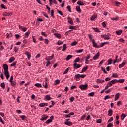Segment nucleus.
<instances>
[{"label":"nucleus","instance_id":"obj_53","mask_svg":"<svg viewBox=\"0 0 127 127\" xmlns=\"http://www.w3.org/2000/svg\"><path fill=\"white\" fill-rule=\"evenodd\" d=\"M122 105H123V103H122V101H118L117 103V105L119 106H122Z\"/></svg>","mask_w":127,"mask_h":127},{"label":"nucleus","instance_id":"obj_31","mask_svg":"<svg viewBox=\"0 0 127 127\" xmlns=\"http://www.w3.org/2000/svg\"><path fill=\"white\" fill-rule=\"evenodd\" d=\"M64 124L65 125H66L67 126H72V122H71L70 121H68V122L65 121L64 122Z\"/></svg>","mask_w":127,"mask_h":127},{"label":"nucleus","instance_id":"obj_16","mask_svg":"<svg viewBox=\"0 0 127 127\" xmlns=\"http://www.w3.org/2000/svg\"><path fill=\"white\" fill-rule=\"evenodd\" d=\"M76 11H77V12H78L79 13H81V12H82V10H81V8L80 7V6H76Z\"/></svg>","mask_w":127,"mask_h":127},{"label":"nucleus","instance_id":"obj_17","mask_svg":"<svg viewBox=\"0 0 127 127\" xmlns=\"http://www.w3.org/2000/svg\"><path fill=\"white\" fill-rule=\"evenodd\" d=\"M45 106H48V103H42L39 105V107H40L41 108H43V107H45Z\"/></svg>","mask_w":127,"mask_h":127},{"label":"nucleus","instance_id":"obj_13","mask_svg":"<svg viewBox=\"0 0 127 127\" xmlns=\"http://www.w3.org/2000/svg\"><path fill=\"white\" fill-rule=\"evenodd\" d=\"M13 14V13L12 12H6L4 13V16H10Z\"/></svg>","mask_w":127,"mask_h":127},{"label":"nucleus","instance_id":"obj_44","mask_svg":"<svg viewBox=\"0 0 127 127\" xmlns=\"http://www.w3.org/2000/svg\"><path fill=\"white\" fill-rule=\"evenodd\" d=\"M108 65H111L112 64V59H109L108 60Z\"/></svg>","mask_w":127,"mask_h":127},{"label":"nucleus","instance_id":"obj_51","mask_svg":"<svg viewBox=\"0 0 127 127\" xmlns=\"http://www.w3.org/2000/svg\"><path fill=\"white\" fill-rule=\"evenodd\" d=\"M64 42L63 41H58L57 43L58 45H61V44H63Z\"/></svg>","mask_w":127,"mask_h":127},{"label":"nucleus","instance_id":"obj_20","mask_svg":"<svg viewBox=\"0 0 127 127\" xmlns=\"http://www.w3.org/2000/svg\"><path fill=\"white\" fill-rule=\"evenodd\" d=\"M15 60V58L14 57H10L9 59V63H11V62H13Z\"/></svg>","mask_w":127,"mask_h":127},{"label":"nucleus","instance_id":"obj_15","mask_svg":"<svg viewBox=\"0 0 127 127\" xmlns=\"http://www.w3.org/2000/svg\"><path fill=\"white\" fill-rule=\"evenodd\" d=\"M68 22L70 23V24H71V25H73L74 24V23L73 22V20L70 17H67Z\"/></svg>","mask_w":127,"mask_h":127},{"label":"nucleus","instance_id":"obj_5","mask_svg":"<svg viewBox=\"0 0 127 127\" xmlns=\"http://www.w3.org/2000/svg\"><path fill=\"white\" fill-rule=\"evenodd\" d=\"M102 38H104V39H105L106 40H109L110 39V36L108 35L104 34L101 35Z\"/></svg>","mask_w":127,"mask_h":127},{"label":"nucleus","instance_id":"obj_14","mask_svg":"<svg viewBox=\"0 0 127 127\" xmlns=\"http://www.w3.org/2000/svg\"><path fill=\"white\" fill-rule=\"evenodd\" d=\"M47 118H48V116L46 115H43L42 116V118H41V121H45L47 120Z\"/></svg>","mask_w":127,"mask_h":127},{"label":"nucleus","instance_id":"obj_2","mask_svg":"<svg viewBox=\"0 0 127 127\" xmlns=\"http://www.w3.org/2000/svg\"><path fill=\"white\" fill-rule=\"evenodd\" d=\"M79 88L81 90H86V89H88V84L81 85L79 86Z\"/></svg>","mask_w":127,"mask_h":127},{"label":"nucleus","instance_id":"obj_32","mask_svg":"<svg viewBox=\"0 0 127 127\" xmlns=\"http://www.w3.org/2000/svg\"><path fill=\"white\" fill-rule=\"evenodd\" d=\"M126 116L125 115V114L122 113L121 115V120L123 121L125 118H126Z\"/></svg>","mask_w":127,"mask_h":127},{"label":"nucleus","instance_id":"obj_18","mask_svg":"<svg viewBox=\"0 0 127 127\" xmlns=\"http://www.w3.org/2000/svg\"><path fill=\"white\" fill-rule=\"evenodd\" d=\"M74 68H76V69H79V68L81 67L80 64H78L77 63H74L73 64Z\"/></svg>","mask_w":127,"mask_h":127},{"label":"nucleus","instance_id":"obj_42","mask_svg":"<svg viewBox=\"0 0 127 127\" xmlns=\"http://www.w3.org/2000/svg\"><path fill=\"white\" fill-rule=\"evenodd\" d=\"M105 61H106V60H102L101 62H100V63L99 64V67H101V66H102V64H103V63H104V62H105Z\"/></svg>","mask_w":127,"mask_h":127},{"label":"nucleus","instance_id":"obj_36","mask_svg":"<svg viewBox=\"0 0 127 127\" xmlns=\"http://www.w3.org/2000/svg\"><path fill=\"white\" fill-rule=\"evenodd\" d=\"M112 90H113V88H109L108 90L105 91V93L106 94H109V93H111V92H112Z\"/></svg>","mask_w":127,"mask_h":127},{"label":"nucleus","instance_id":"obj_55","mask_svg":"<svg viewBox=\"0 0 127 127\" xmlns=\"http://www.w3.org/2000/svg\"><path fill=\"white\" fill-rule=\"evenodd\" d=\"M69 29H73V30H75V29H76V26H69Z\"/></svg>","mask_w":127,"mask_h":127},{"label":"nucleus","instance_id":"obj_39","mask_svg":"<svg viewBox=\"0 0 127 127\" xmlns=\"http://www.w3.org/2000/svg\"><path fill=\"white\" fill-rule=\"evenodd\" d=\"M124 82H125V79H124L117 80V83H124Z\"/></svg>","mask_w":127,"mask_h":127},{"label":"nucleus","instance_id":"obj_54","mask_svg":"<svg viewBox=\"0 0 127 127\" xmlns=\"http://www.w3.org/2000/svg\"><path fill=\"white\" fill-rule=\"evenodd\" d=\"M1 7L2 8H3L4 9H7V7H5V5H4V4H1Z\"/></svg>","mask_w":127,"mask_h":127},{"label":"nucleus","instance_id":"obj_22","mask_svg":"<svg viewBox=\"0 0 127 127\" xmlns=\"http://www.w3.org/2000/svg\"><path fill=\"white\" fill-rule=\"evenodd\" d=\"M54 35L57 38H59V39L61 38V35H60V34H58V33H54Z\"/></svg>","mask_w":127,"mask_h":127},{"label":"nucleus","instance_id":"obj_49","mask_svg":"<svg viewBox=\"0 0 127 127\" xmlns=\"http://www.w3.org/2000/svg\"><path fill=\"white\" fill-rule=\"evenodd\" d=\"M60 83V80L57 79L55 81V85H58Z\"/></svg>","mask_w":127,"mask_h":127},{"label":"nucleus","instance_id":"obj_64","mask_svg":"<svg viewBox=\"0 0 127 127\" xmlns=\"http://www.w3.org/2000/svg\"><path fill=\"white\" fill-rule=\"evenodd\" d=\"M113 127V123H110L109 124H108L107 127Z\"/></svg>","mask_w":127,"mask_h":127},{"label":"nucleus","instance_id":"obj_52","mask_svg":"<svg viewBox=\"0 0 127 127\" xmlns=\"http://www.w3.org/2000/svg\"><path fill=\"white\" fill-rule=\"evenodd\" d=\"M77 43H78V42L77 41H74L71 44V46H74L76 45L77 44Z\"/></svg>","mask_w":127,"mask_h":127},{"label":"nucleus","instance_id":"obj_45","mask_svg":"<svg viewBox=\"0 0 127 127\" xmlns=\"http://www.w3.org/2000/svg\"><path fill=\"white\" fill-rule=\"evenodd\" d=\"M16 63H17V62L15 61L13 63L11 64V66L13 67L16 65Z\"/></svg>","mask_w":127,"mask_h":127},{"label":"nucleus","instance_id":"obj_43","mask_svg":"<svg viewBox=\"0 0 127 127\" xmlns=\"http://www.w3.org/2000/svg\"><path fill=\"white\" fill-rule=\"evenodd\" d=\"M0 86L2 89L5 88V84L4 82L1 83Z\"/></svg>","mask_w":127,"mask_h":127},{"label":"nucleus","instance_id":"obj_21","mask_svg":"<svg viewBox=\"0 0 127 127\" xmlns=\"http://www.w3.org/2000/svg\"><path fill=\"white\" fill-rule=\"evenodd\" d=\"M77 4H78V5H81V6L85 5V3L80 0L77 1Z\"/></svg>","mask_w":127,"mask_h":127},{"label":"nucleus","instance_id":"obj_25","mask_svg":"<svg viewBox=\"0 0 127 127\" xmlns=\"http://www.w3.org/2000/svg\"><path fill=\"white\" fill-rule=\"evenodd\" d=\"M110 83L112 85H114V84H116V83H118V80H117V79H113V80L110 81Z\"/></svg>","mask_w":127,"mask_h":127},{"label":"nucleus","instance_id":"obj_62","mask_svg":"<svg viewBox=\"0 0 127 127\" xmlns=\"http://www.w3.org/2000/svg\"><path fill=\"white\" fill-rule=\"evenodd\" d=\"M67 9H68V11L69 12H72V11L71 10V6H67Z\"/></svg>","mask_w":127,"mask_h":127},{"label":"nucleus","instance_id":"obj_26","mask_svg":"<svg viewBox=\"0 0 127 127\" xmlns=\"http://www.w3.org/2000/svg\"><path fill=\"white\" fill-rule=\"evenodd\" d=\"M72 57H73V56H72L71 55H68L66 58V61L70 60V59H71V58H72Z\"/></svg>","mask_w":127,"mask_h":127},{"label":"nucleus","instance_id":"obj_46","mask_svg":"<svg viewBox=\"0 0 127 127\" xmlns=\"http://www.w3.org/2000/svg\"><path fill=\"white\" fill-rule=\"evenodd\" d=\"M92 29H93L95 32H100V30L97 28H92Z\"/></svg>","mask_w":127,"mask_h":127},{"label":"nucleus","instance_id":"obj_29","mask_svg":"<svg viewBox=\"0 0 127 127\" xmlns=\"http://www.w3.org/2000/svg\"><path fill=\"white\" fill-rule=\"evenodd\" d=\"M113 115V110L112 109H109L108 111V115L109 116H112Z\"/></svg>","mask_w":127,"mask_h":127},{"label":"nucleus","instance_id":"obj_4","mask_svg":"<svg viewBox=\"0 0 127 127\" xmlns=\"http://www.w3.org/2000/svg\"><path fill=\"white\" fill-rule=\"evenodd\" d=\"M4 74L7 80H8V79H9V77H10V75H9V72H8V70L4 71Z\"/></svg>","mask_w":127,"mask_h":127},{"label":"nucleus","instance_id":"obj_47","mask_svg":"<svg viewBox=\"0 0 127 127\" xmlns=\"http://www.w3.org/2000/svg\"><path fill=\"white\" fill-rule=\"evenodd\" d=\"M108 99H111V96L109 95H106L104 97V100H108Z\"/></svg>","mask_w":127,"mask_h":127},{"label":"nucleus","instance_id":"obj_1","mask_svg":"<svg viewBox=\"0 0 127 127\" xmlns=\"http://www.w3.org/2000/svg\"><path fill=\"white\" fill-rule=\"evenodd\" d=\"M86 77V74H78L75 76V80H79L80 78H84Z\"/></svg>","mask_w":127,"mask_h":127},{"label":"nucleus","instance_id":"obj_9","mask_svg":"<svg viewBox=\"0 0 127 127\" xmlns=\"http://www.w3.org/2000/svg\"><path fill=\"white\" fill-rule=\"evenodd\" d=\"M3 68L4 69V71H8V65L6 64H3Z\"/></svg>","mask_w":127,"mask_h":127},{"label":"nucleus","instance_id":"obj_61","mask_svg":"<svg viewBox=\"0 0 127 127\" xmlns=\"http://www.w3.org/2000/svg\"><path fill=\"white\" fill-rule=\"evenodd\" d=\"M118 41H120V42H122V43H124V42H125V40H124V39L123 38L119 39Z\"/></svg>","mask_w":127,"mask_h":127},{"label":"nucleus","instance_id":"obj_50","mask_svg":"<svg viewBox=\"0 0 127 127\" xmlns=\"http://www.w3.org/2000/svg\"><path fill=\"white\" fill-rule=\"evenodd\" d=\"M94 95H95V93H94V92H92L88 94V96H89V97H93Z\"/></svg>","mask_w":127,"mask_h":127},{"label":"nucleus","instance_id":"obj_3","mask_svg":"<svg viewBox=\"0 0 127 127\" xmlns=\"http://www.w3.org/2000/svg\"><path fill=\"white\" fill-rule=\"evenodd\" d=\"M54 57V54H52L51 56L46 57L45 59L47 61H50V60H52Z\"/></svg>","mask_w":127,"mask_h":127},{"label":"nucleus","instance_id":"obj_60","mask_svg":"<svg viewBox=\"0 0 127 127\" xmlns=\"http://www.w3.org/2000/svg\"><path fill=\"white\" fill-rule=\"evenodd\" d=\"M74 100H75V98L74 97H72L69 99V100L70 101L71 103H72V102H73Z\"/></svg>","mask_w":127,"mask_h":127},{"label":"nucleus","instance_id":"obj_48","mask_svg":"<svg viewBox=\"0 0 127 127\" xmlns=\"http://www.w3.org/2000/svg\"><path fill=\"white\" fill-rule=\"evenodd\" d=\"M107 86H108V88H110V87H112L113 86V84L111 83V81H109L107 84Z\"/></svg>","mask_w":127,"mask_h":127},{"label":"nucleus","instance_id":"obj_57","mask_svg":"<svg viewBox=\"0 0 127 127\" xmlns=\"http://www.w3.org/2000/svg\"><path fill=\"white\" fill-rule=\"evenodd\" d=\"M19 48L17 47H15L14 48V50L16 53H17V51H18Z\"/></svg>","mask_w":127,"mask_h":127},{"label":"nucleus","instance_id":"obj_30","mask_svg":"<svg viewBox=\"0 0 127 127\" xmlns=\"http://www.w3.org/2000/svg\"><path fill=\"white\" fill-rule=\"evenodd\" d=\"M67 48V46H66V44H64L63 46V49L62 50V51H65Z\"/></svg>","mask_w":127,"mask_h":127},{"label":"nucleus","instance_id":"obj_10","mask_svg":"<svg viewBox=\"0 0 127 127\" xmlns=\"http://www.w3.org/2000/svg\"><path fill=\"white\" fill-rule=\"evenodd\" d=\"M92 44H93V47H96V48H99L100 47V46H98L97 44V43H96V42L95 41V40H92Z\"/></svg>","mask_w":127,"mask_h":127},{"label":"nucleus","instance_id":"obj_6","mask_svg":"<svg viewBox=\"0 0 127 127\" xmlns=\"http://www.w3.org/2000/svg\"><path fill=\"white\" fill-rule=\"evenodd\" d=\"M25 55H27L28 60H30V58H31V54L28 51H26L25 52Z\"/></svg>","mask_w":127,"mask_h":127},{"label":"nucleus","instance_id":"obj_37","mask_svg":"<svg viewBox=\"0 0 127 127\" xmlns=\"http://www.w3.org/2000/svg\"><path fill=\"white\" fill-rule=\"evenodd\" d=\"M115 3L116 6H120V5H121V2H119L117 1H115Z\"/></svg>","mask_w":127,"mask_h":127},{"label":"nucleus","instance_id":"obj_56","mask_svg":"<svg viewBox=\"0 0 127 127\" xmlns=\"http://www.w3.org/2000/svg\"><path fill=\"white\" fill-rule=\"evenodd\" d=\"M69 72V67L67 68L64 72V75H65V74H67Z\"/></svg>","mask_w":127,"mask_h":127},{"label":"nucleus","instance_id":"obj_28","mask_svg":"<svg viewBox=\"0 0 127 127\" xmlns=\"http://www.w3.org/2000/svg\"><path fill=\"white\" fill-rule=\"evenodd\" d=\"M88 70V65H87L86 67H84L81 70V73H84V72H86Z\"/></svg>","mask_w":127,"mask_h":127},{"label":"nucleus","instance_id":"obj_7","mask_svg":"<svg viewBox=\"0 0 127 127\" xmlns=\"http://www.w3.org/2000/svg\"><path fill=\"white\" fill-rule=\"evenodd\" d=\"M100 57V52H98L93 57V60H97Z\"/></svg>","mask_w":127,"mask_h":127},{"label":"nucleus","instance_id":"obj_35","mask_svg":"<svg viewBox=\"0 0 127 127\" xmlns=\"http://www.w3.org/2000/svg\"><path fill=\"white\" fill-rule=\"evenodd\" d=\"M111 77L112 78H118V73H113Z\"/></svg>","mask_w":127,"mask_h":127},{"label":"nucleus","instance_id":"obj_34","mask_svg":"<svg viewBox=\"0 0 127 127\" xmlns=\"http://www.w3.org/2000/svg\"><path fill=\"white\" fill-rule=\"evenodd\" d=\"M104 82H105V80L103 79H98L97 80V83H98V84H100L101 83H104Z\"/></svg>","mask_w":127,"mask_h":127},{"label":"nucleus","instance_id":"obj_23","mask_svg":"<svg viewBox=\"0 0 127 127\" xmlns=\"http://www.w3.org/2000/svg\"><path fill=\"white\" fill-rule=\"evenodd\" d=\"M125 65H126V63L123 62L121 64H119V68H123V67H124Z\"/></svg>","mask_w":127,"mask_h":127},{"label":"nucleus","instance_id":"obj_33","mask_svg":"<svg viewBox=\"0 0 127 127\" xmlns=\"http://www.w3.org/2000/svg\"><path fill=\"white\" fill-rule=\"evenodd\" d=\"M83 51H84V49H81L79 50H75V52H76V53H81V52H83Z\"/></svg>","mask_w":127,"mask_h":127},{"label":"nucleus","instance_id":"obj_63","mask_svg":"<svg viewBox=\"0 0 127 127\" xmlns=\"http://www.w3.org/2000/svg\"><path fill=\"white\" fill-rule=\"evenodd\" d=\"M111 20H113V21H117V20H118L119 17H116V18H111Z\"/></svg>","mask_w":127,"mask_h":127},{"label":"nucleus","instance_id":"obj_24","mask_svg":"<svg viewBox=\"0 0 127 127\" xmlns=\"http://www.w3.org/2000/svg\"><path fill=\"white\" fill-rule=\"evenodd\" d=\"M45 99H46L47 101H50V100H51V99H52V98H51L50 97V95H47L45 96Z\"/></svg>","mask_w":127,"mask_h":127},{"label":"nucleus","instance_id":"obj_12","mask_svg":"<svg viewBox=\"0 0 127 127\" xmlns=\"http://www.w3.org/2000/svg\"><path fill=\"white\" fill-rule=\"evenodd\" d=\"M97 17V14H94L91 17H90V20L91 21H93V20H95L96 19V17Z\"/></svg>","mask_w":127,"mask_h":127},{"label":"nucleus","instance_id":"obj_40","mask_svg":"<svg viewBox=\"0 0 127 127\" xmlns=\"http://www.w3.org/2000/svg\"><path fill=\"white\" fill-rule=\"evenodd\" d=\"M35 86L36 87H38L39 88H42V86L41 85V84H40V83H36L35 84Z\"/></svg>","mask_w":127,"mask_h":127},{"label":"nucleus","instance_id":"obj_59","mask_svg":"<svg viewBox=\"0 0 127 127\" xmlns=\"http://www.w3.org/2000/svg\"><path fill=\"white\" fill-rule=\"evenodd\" d=\"M80 61V58L77 57L75 60L74 61V62H79Z\"/></svg>","mask_w":127,"mask_h":127},{"label":"nucleus","instance_id":"obj_8","mask_svg":"<svg viewBox=\"0 0 127 127\" xmlns=\"http://www.w3.org/2000/svg\"><path fill=\"white\" fill-rule=\"evenodd\" d=\"M50 119H48L46 121V123L47 124H49L50 123H52V120H53V119H54V116H52L50 117Z\"/></svg>","mask_w":127,"mask_h":127},{"label":"nucleus","instance_id":"obj_27","mask_svg":"<svg viewBox=\"0 0 127 127\" xmlns=\"http://www.w3.org/2000/svg\"><path fill=\"white\" fill-rule=\"evenodd\" d=\"M122 32H123V30H119L116 31V33L117 34V35H121V34H122Z\"/></svg>","mask_w":127,"mask_h":127},{"label":"nucleus","instance_id":"obj_41","mask_svg":"<svg viewBox=\"0 0 127 127\" xmlns=\"http://www.w3.org/2000/svg\"><path fill=\"white\" fill-rule=\"evenodd\" d=\"M51 15L53 18H54V10H51Z\"/></svg>","mask_w":127,"mask_h":127},{"label":"nucleus","instance_id":"obj_58","mask_svg":"<svg viewBox=\"0 0 127 127\" xmlns=\"http://www.w3.org/2000/svg\"><path fill=\"white\" fill-rule=\"evenodd\" d=\"M96 123H97L98 124H101L102 123V119H99L97 120Z\"/></svg>","mask_w":127,"mask_h":127},{"label":"nucleus","instance_id":"obj_11","mask_svg":"<svg viewBox=\"0 0 127 127\" xmlns=\"http://www.w3.org/2000/svg\"><path fill=\"white\" fill-rule=\"evenodd\" d=\"M120 95H121V93H117L115 96L114 100L115 101H118L120 98Z\"/></svg>","mask_w":127,"mask_h":127},{"label":"nucleus","instance_id":"obj_38","mask_svg":"<svg viewBox=\"0 0 127 127\" xmlns=\"http://www.w3.org/2000/svg\"><path fill=\"white\" fill-rule=\"evenodd\" d=\"M20 118L23 120L25 121V120L26 119V116L25 115L20 116Z\"/></svg>","mask_w":127,"mask_h":127},{"label":"nucleus","instance_id":"obj_19","mask_svg":"<svg viewBox=\"0 0 127 127\" xmlns=\"http://www.w3.org/2000/svg\"><path fill=\"white\" fill-rule=\"evenodd\" d=\"M19 28H20L21 29V30H22L24 32H25V31H26V30H27V28H26L24 27H22L20 25H19Z\"/></svg>","mask_w":127,"mask_h":127}]
</instances>
